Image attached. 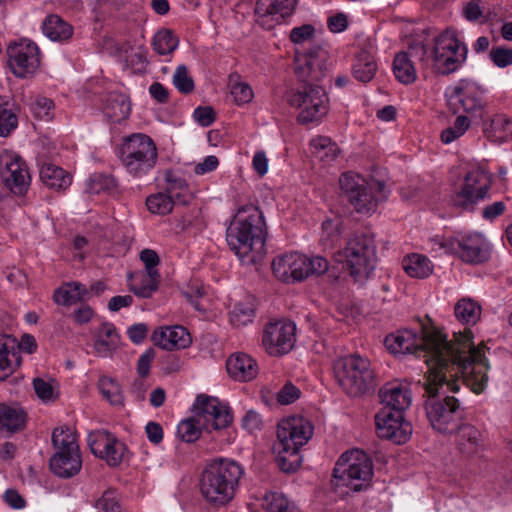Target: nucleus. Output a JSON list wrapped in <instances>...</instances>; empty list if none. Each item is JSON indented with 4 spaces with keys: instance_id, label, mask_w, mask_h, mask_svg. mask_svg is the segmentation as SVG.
Wrapping results in <instances>:
<instances>
[{
    "instance_id": "nucleus-1",
    "label": "nucleus",
    "mask_w": 512,
    "mask_h": 512,
    "mask_svg": "<svg viewBox=\"0 0 512 512\" xmlns=\"http://www.w3.org/2000/svg\"><path fill=\"white\" fill-rule=\"evenodd\" d=\"M470 329L455 333L454 339L448 341L439 332L426 333L412 329H400L385 337L384 344L387 350L395 355L413 353L423 358L427 366L425 375H428L427 390L432 391V384L443 381L440 379L439 369L455 373L463 372L466 381L475 391L483 389L489 365L480 346H475Z\"/></svg>"
},
{
    "instance_id": "nucleus-2",
    "label": "nucleus",
    "mask_w": 512,
    "mask_h": 512,
    "mask_svg": "<svg viewBox=\"0 0 512 512\" xmlns=\"http://www.w3.org/2000/svg\"><path fill=\"white\" fill-rule=\"evenodd\" d=\"M454 371H447L446 368L439 369L440 379L443 381L432 384V391L427 390L428 375L424 376V390L428 399L425 402L426 416L433 427V429L441 433H453L459 425V421L462 419L463 411L460 407L459 401L453 396H445L443 399L438 398L440 394H445L447 391L457 392L460 388V382L474 393H481L485 390L488 378L486 379L485 385L482 390L475 391L465 378V374L462 371L455 373Z\"/></svg>"
},
{
    "instance_id": "nucleus-3",
    "label": "nucleus",
    "mask_w": 512,
    "mask_h": 512,
    "mask_svg": "<svg viewBox=\"0 0 512 512\" xmlns=\"http://www.w3.org/2000/svg\"><path fill=\"white\" fill-rule=\"evenodd\" d=\"M265 222L258 207L248 204L237 210L226 231V241L230 249L243 262L254 263L262 250Z\"/></svg>"
},
{
    "instance_id": "nucleus-4",
    "label": "nucleus",
    "mask_w": 512,
    "mask_h": 512,
    "mask_svg": "<svg viewBox=\"0 0 512 512\" xmlns=\"http://www.w3.org/2000/svg\"><path fill=\"white\" fill-rule=\"evenodd\" d=\"M244 475L245 469L237 461L230 458L213 459L201 473L200 493L210 505L225 506L235 497Z\"/></svg>"
},
{
    "instance_id": "nucleus-5",
    "label": "nucleus",
    "mask_w": 512,
    "mask_h": 512,
    "mask_svg": "<svg viewBox=\"0 0 512 512\" xmlns=\"http://www.w3.org/2000/svg\"><path fill=\"white\" fill-rule=\"evenodd\" d=\"M412 55L424 68L446 75L456 71L466 60L467 47L454 30L447 29L435 38L433 49L422 43L412 45Z\"/></svg>"
},
{
    "instance_id": "nucleus-6",
    "label": "nucleus",
    "mask_w": 512,
    "mask_h": 512,
    "mask_svg": "<svg viewBox=\"0 0 512 512\" xmlns=\"http://www.w3.org/2000/svg\"><path fill=\"white\" fill-rule=\"evenodd\" d=\"M373 477V462L360 449L344 452L333 469L331 485L335 493L344 497L366 490Z\"/></svg>"
},
{
    "instance_id": "nucleus-7",
    "label": "nucleus",
    "mask_w": 512,
    "mask_h": 512,
    "mask_svg": "<svg viewBox=\"0 0 512 512\" xmlns=\"http://www.w3.org/2000/svg\"><path fill=\"white\" fill-rule=\"evenodd\" d=\"M314 427L302 416H290L282 419L277 426V462L284 472L295 471L300 466L299 450L312 437Z\"/></svg>"
},
{
    "instance_id": "nucleus-8",
    "label": "nucleus",
    "mask_w": 512,
    "mask_h": 512,
    "mask_svg": "<svg viewBox=\"0 0 512 512\" xmlns=\"http://www.w3.org/2000/svg\"><path fill=\"white\" fill-rule=\"evenodd\" d=\"M333 371L340 387L351 397H359L368 392L375 378L370 360L356 353L337 358L333 363Z\"/></svg>"
},
{
    "instance_id": "nucleus-9",
    "label": "nucleus",
    "mask_w": 512,
    "mask_h": 512,
    "mask_svg": "<svg viewBox=\"0 0 512 512\" xmlns=\"http://www.w3.org/2000/svg\"><path fill=\"white\" fill-rule=\"evenodd\" d=\"M120 161L131 176L141 178L147 175L158 161L154 140L144 133H133L125 137L120 149Z\"/></svg>"
},
{
    "instance_id": "nucleus-10",
    "label": "nucleus",
    "mask_w": 512,
    "mask_h": 512,
    "mask_svg": "<svg viewBox=\"0 0 512 512\" xmlns=\"http://www.w3.org/2000/svg\"><path fill=\"white\" fill-rule=\"evenodd\" d=\"M342 192L358 213L369 214L387 197L384 183L367 181L353 172H345L339 178Z\"/></svg>"
},
{
    "instance_id": "nucleus-11",
    "label": "nucleus",
    "mask_w": 512,
    "mask_h": 512,
    "mask_svg": "<svg viewBox=\"0 0 512 512\" xmlns=\"http://www.w3.org/2000/svg\"><path fill=\"white\" fill-rule=\"evenodd\" d=\"M328 269L329 262L326 258L319 255L308 257L299 252L285 253L272 261L274 275L287 283L323 275Z\"/></svg>"
},
{
    "instance_id": "nucleus-12",
    "label": "nucleus",
    "mask_w": 512,
    "mask_h": 512,
    "mask_svg": "<svg viewBox=\"0 0 512 512\" xmlns=\"http://www.w3.org/2000/svg\"><path fill=\"white\" fill-rule=\"evenodd\" d=\"M55 453L50 459V469L58 477L71 478L79 473L82 458L75 433L68 427H57L52 433Z\"/></svg>"
},
{
    "instance_id": "nucleus-13",
    "label": "nucleus",
    "mask_w": 512,
    "mask_h": 512,
    "mask_svg": "<svg viewBox=\"0 0 512 512\" xmlns=\"http://www.w3.org/2000/svg\"><path fill=\"white\" fill-rule=\"evenodd\" d=\"M287 103L298 110L300 124L318 123L328 112L329 98L325 89L318 84H305L291 89L285 95Z\"/></svg>"
},
{
    "instance_id": "nucleus-14",
    "label": "nucleus",
    "mask_w": 512,
    "mask_h": 512,
    "mask_svg": "<svg viewBox=\"0 0 512 512\" xmlns=\"http://www.w3.org/2000/svg\"><path fill=\"white\" fill-rule=\"evenodd\" d=\"M342 257L355 281L367 279L375 268L376 246L371 235L355 233L347 241L346 246L340 251Z\"/></svg>"
},
{
    "instance_id": "nucleus-15",
    "label": "nucleus",
    "mask_w": 512,
    "mask_h": 512,
    "mask_svg": "<svg viewBox=\"0 0 512 512\" xmlns=\"http://www.w3.org/2000/svg\"><path fill=\"white\" fill-rule=\"evenodd\" d=\"M433 242L445 253L457 255L469 264H480L489 258L488 243L481 233L465 232L448 238L436 236Z\"/></svg>"
},
{
    "instance_id": "nucleus-16",
    "label": "nucleus",
    "mask_w": 512,
    "mask_h": 512,
    "mask_svg": "<svg viewBox=\"0 0 512 512\" xmlns=\"http://www.w3.org/2000/svg\"><path fill=\"white\" fill-rule=\"evenodd\" d=\"M0 178L17 195H24L31 184V176L24 159L6 149L0 151Z\"/></svg>"
},
{
    "instance_id": "nucleus-17",
    "label": "nucleus",
    "mask_w": 512,
    "mask_h": 512,
    "mask_svg": "<svg viewBox=\"0 0 512 512\" xmlns=\"http://www.w3.org/2000/svg\"><path fill=\"white\" fill-rule=\"evenodd\" d=\"M7 57L9 69L20 78L34 74L40 65V50L28 39L11 42L7 47Z\"/></svg>"
},
{
    "instance_id": "nucleus-18",
    "label": "nucleus",
    "mask_w": 512,
    "mask_h": 512,
    "mask_svg": "<svg viewBox=\"0 0 512 512\" xmlns=\"http://www.w3.org/2000/svg\"><path fill=\"white\" fill-rule=\"evenodd\" d=\"M491 180L482 170L467 173L464 183L452 198L453 204L464 210H473L474 206L484 200L489 193Z\"/></svg>"
},
{
    "instance_id": "nucleus-19",
    "label": "nucleus",
    "mask_w": 512,
    "mask_h": 512,
    "mask_svg": "<svg viewBox=\"0 0 512 512\" xmlns=\"http://www.w3.org/2000/svg\"><path fill=\"white\" fill-rule=\"evenodd\" d=\"M262 342L269 355H284L294 347L296 325L288 320L271 321L264 329Z\"/></svg>"
},
{
    "instance_id": "nucleus-20",
    "label": "nucleus",
    "mask_w": 512,
    "mask_h": 512,
    "mask_svg": "<svg viewBox=\"0 0 512 512\" xmlns=\"http://www.w3.org/2000/svg\"><path fill=\"white\" fill-rule=\"evenodd\" d=\"M377 434L380 438L403 444L410 438L412 426L404 420L403 413L381 409L375 416Z\"/></svg>"
},
{
    "instance_id": "nucleus-21",
    "label": "nucleus",
    "mask_w": 512,
    "mask_h": 512,
    "mask_svg": "<svg viewBox=\"0 0 512 512\" xmlns=\"http://www.w3.org/2000/svg\"><path fill=\"white\" fill-rule=\"evenodd\" d=\"M326 52L319 46L307 51H297L295 55V73L305 84H317L325 76L323 62Z\"/></svg>"
},
{
    "instance_id": "nucleus-22",
    "label": "nucleus",
    "mask_w": 512,
    "mask_h": 512,
    "mask_svg": "<svg viewBox=\"0 0 512 512\" xmlns=\"http://www.w3.org/2000/svg\"><path fill=\"white\" fill-rule=\"evenodd\" d=\"M87 441L91 452L104 459L109 466H117L121 463L126 446L113 434L105 430H97L88 435Z\"/></svg>"
},
{
    "instance_id": "nucleus-23",
    "label": "nucleus",
    "mask_w": 512,
    "mask_h": 512,
    "mask_svg": "<svg viewBox=\"0 0 512 512\" xmlns=\"http://www.w3.org/2000/svg\"><path fill=\"white\" fill-rule=\"evenodd\" d=\"M87 441L91 452L104 459L109 466H117L121 463L126 446L113 434L105 430H97L88 435Z\"/></svg>"
},
{
    "instance_id": "nucleus-24",
    "label": "nucleus",
    "mask_w": 512,
    "mask_h": 512,
    "mask_svg": "<svg viewBox=\"0 0 512 512\" xmlns=\"http://www.w3.org/2000/svg\"><path fill=\"white\" fill-rule=\"evenodd\" d=\"M195 409L197 417L204 421L207 428L218 430L226 428L232 422L230 408L215 397L198 396Z\"/></svg>"
},
{
    "instance_id": "nucleus-25",
    "label": "nucleus",
    "mask_w": 512,
    "mask_h": 512,
    "mask_svg": "<svg viewBox=\"0 0 512 512\" xmlns=\"http://www.w3.org/2000/svg\"><path fill=\"white\" fill-rule=\"evenodd\" d=\"M484 89L472 81H463L453 89L449 97V105L454 112L462 110L466 113H475L483 109Z\"/></svg>"
},
{
    "instance_id": "nucleus-26",
    "label": "nucleus",
    "mask_w": 512,
    "mask_h": 512,
    "mask_svg": "<svg viewBox=\"0 0 512 512\" xmlns=\"http://www.w3.org/2000/svg\"><path fill=\"white\" fill-rule=\"evenodd\" d=\"M379 398L384 405L382 409L401 413L411 405L412 401L408 384L398 381L386 383L379 390Z\"/></svg>"
},
{
    "instance_id": "nucleus-27",
    "label": "nucleus",
    "mask_w": 512,
    "mask_h": 512,
    "mask_svg": "<svg viewBox=\"0 0 512 512\" xmlns=\"http://www.w3.org/2000/svg\"><path fill=\"white\" fill-rule=\"evenodd\" d=\"M156 346L165 350L184 349L191 343V336L186 328L173 326L157 329L152 334Z\"/></svg>"
},
{
    "instance_id": "nucleus-28",
    "label": "nucleus",
    "mask_w": 512,
    "mask_h": 512,
    "mask_svg": "<svg viewBox=\"0 0 512 512\" xmlns=\"http://www.w3.org/2000/svg\"><path fill=\"white\" fill-rule=\"evenodd\" d=\"M455 431L456 445L459 452L466 458L479 455L483 450V440L480 431L470 424L458 425Z\"/></svg>"
},
{
    "instance_id": "nucleus-29",
    "label": "nucleus",
    "mask_w": 512,
    "mask_h": 512,
    "mask_svg": "<svg viewBox=\"0 0 512 512\" xmlns=\"http://www.w3.org/2000/svg\"><path fill=\"white\" fill-rule=\"evenodd\" d=\"M228 374L235 380L247 382L253 380L259 372L256 361L248 354L237 352L226 362Z\"/></svg>"
},
{
    "instance_id": "nucleus-30",
    "label": "nucleus",
    "mask_w": 512,
    "mask_h": 512,
    "mask_svg": "<svg viewBox=\"0 0 512 512\" xmlns=\"http://www.w3.org/2000/svg\"><path fill=\"white\" fill-rule=\"evenodd\" d=\"M93 348L99 357H108L115 351L120 342V335L115 326L105 322L93 333Z\"/></svg>"
},
{
    "instance_id": "nucleus-31",
    "label": "nucleus",
    "mask_w": 512,
    "mask_h": 512,
    "mask_svg": "<svg viewBox=\"0 0 512 512\" xmlns=\"http://www.w3.org/2000/svg\"><path fill=\"white\" fill-rule=\"evenodd\" d=\"M297 0H257L255 13L259 18L271 16L279 21L293 13Z\"/></svg>"
},
{
    "instance_id": "nucleus-32",
    "label": "nucleus",
    "mask_w": 512,
    "mask_h": 512,
    "mask_svg": "<svg viewBox=\"0 0 512 512\" xmlns=\"http://www.w3.org/2000/svg\"><path fill=\"white\" fill-rule=\"evenodd\" d=\"M378 70V65L374 55L367 51H359L352 64V74L360 82H370Z\"/></svg>"
},
{
    "instance_id": "nucleus-33",
    "label": "nucleus",
    "mask_w": 512,
    "mask_h": 512,
    "mask_svg": "<svg viewBox=\"0 0 512 512\" xmlns=\"http://www.w3.org/2000/svg\"><path fill=\"white\" fill-rule=\"evenodd\" d=\"M160 279L159 272L131 274L130 290L139 297L149 298L158 289Z\"/></svg>"
},
{
    "instance_id": "nucleus-34",
    "label": "nucleus",
    "mask_w": 512,
    "mask_h": 512,
    "mask_svg": "<svg viewBox=\"0 0 512 512\" xmlns=\"http://www.w3.org/2000/svg\"><path fill=\"white\" fill-rule=\"evenodd\" d=\"M25 426V413L16 407L0 404V434L11 435Z\"/></svg>"
},
{
    "instance_id": "nucleus-35",
    "label": "nucleus",
    "mask_w": 512,
    "mask_h": 512,
    "mask_svg": "<svg viewBox=\"0 0 512 512\" xmlns=\"http://www.w3.org/2000/svg\"><path fill=\"white\" fill-rule=\"evenodd\" d=\"M40 179L46 187L54 190H64L72 182V177L68 172L51 163L42 165Z\"/></svg>"
},
{
    "instance_id": "nucleus-36",
    "label": "nucleus",
    "mask_w": 512,
    "mask_h": 512,
    "mask_svg": "<svg viewBox=\"0 0 512 512\" xmlns=\"http://www.w3.org/2000/svg\"><path fill=\"white\" fill-rule=\"evenodd\" d=\"M42 31L52 41L63 42L73 35L72 26L56 14L48 15L42 23Z\"/></svg>"
},
{
    "instance_id": "nucleus-37",
    "label": "nucleus",
    "mask_w": 512,
    "mask_h": 512,
    "mask_svg": "<svg viewBox=\"0 0 512 512\" xmlns=\"http://www.w3.org/2000/svg\"><path fill=\"white\" fill-rule=\"evenodd\" d=\"M413 59L418 60L412 55V46H410L407 52H400L394 58V75L403 84H410L416 80V70Z\"/></svg>"
},
{
    "instance_id": "nucleus-38",
    "label": "nucleus",
    "mask_w": 512,
    "mask_h": 512,
    "mask_svg": "<svg viewBox=\"0 0 512 512\" xmlns=\"http://www.w3.org/2000/svg\"><path fill=\"white\" fill-rule=\"evenodd\" d=\"M88 290L80 282H68L57 288L53 298L58 305L71 306L85 299Z\"/></svg>"
},
{
    "instance_id": "nucleus-39",
    "label": "nucleus",
    "mask_w": 512,
    "mask_h": 512,
    "mask_svg": "<svg viewBox=\"0 0 512 512\" xmlns=\"http://www.w3.org/2000/svg\"><path fill=\"white\" fill-rule=\"evenodd\" d=\"M402 267L413 278H426L433 271L431 261L426 256L417 253L406 256L402 261Z\"/></svg>"
},
{
    "instance_id": "nucleus-40",
    "label": "nucleus",
    "mask_w": 512,
    "mask_h": 512,
    "mask_svg": "<svg viewBox=\"0 0 512 512\" xmlns=\"http://www.w3.org/2000/svg\"><path fill=\"white\" fill-rule=\"evenodd\" d=\"M131 105L128 98L119 93L110 94L105 107L106 115L115 123H119L129 117Z\"/></svg>"
},
{
    "instance_id": "nucleus-41",
    "label": "nucleus",
    "mask_w": 512,
    "mask_h": 512,
    "mask_svg": "<svg viewBox=\"0 0 512 512\" xmlns=\"http://www.w3.org/2000/svg\"><path fill=\"white\" fill-rule=\"evenodd\" d=\"M456 318L466 325H475L481 317V306L470 298L459 300L454 308Z\"/></svg>"
},
{
    "instance_id": "nucleus-42",
    "label": "nucleus",
    "mask_w": 512,
    "mask_h": 512,
    "mask_svg": "<svg viewBox=\"0 0 512 512\" xmlns=\"http://www.w3.org/2000/svg\"><path fill=\"white\" fill-rule=\"evenodd\" d=\"M310 145L315 157L324 162L333 161L340 153L337 144L325 136L313 138Z\"/></svg>"
},
{
    "instance_id": "nucleus-43",
    "label": "nucleus",
    "mask_w": 512,
    "mask_h": 512,
    "mask_svg": "<svg viewBox=\"0 0 512 512\" xmlns=\"http://www.w3.org/2000/svg\"><path fill=\"white\" fill-rule=\"evenodd\" d=\"M98 388L103 397L114 406H122L124 396L122 389L114 379L102 376L98 381Z\"/></svg>"
},
{
    "instance_id": "nucleus-44",
    "label": "nucleus",
    "mask_w": 512,
    "mask_h": 512,
    "mask_svg": "<svg viewBox=\"0 0 512 512\" xmlns=\"http://www.w3.org/2000/svg\"><path fill=\"white\" fill-rule=\"evenodd\" d=\"M18 119L8 100L0 97V136L7 137L17 128Z\"/></svg>"
},
{
    "instance_id": "nucleus-45",
    "label": "nucleus",
    "mask_w": 512,
    "mask_h": 512,
    "mask_svg": "<svg viewBox=\"0 0 512 512\" xmlns=\"http://www.w3.org/2000/svg\"><path fill=\"white\" fill-rule=\"evenodd\" d=\"M55 104L52 99L37 95L31 98L30 110L35 118L49 121L54 116Z\"/></svg>"
},
{
    "instance_id": "nucleus-46",
    "label": "nucleus",
    "mask_w": 512,
    "mask_h": 512,
    "mask_svg": "<svg viewBox=\"0 0 512 512\" xmlns=\"http://www.w3.org/2000/svg\"><path fill=\"white\" fill-rule=\"evenodd\" d=\"M254 314V305L250 300L238 302L230 311V321L234 326H244L252 322Z\"/></svg>"
},
{
    "instance_id": "nucleus-47",
    "label": "nucleus",
    "mask_w": 512,
    "mask_h": 512,
    "mask_svg": "<svg viewBox=\"0 0 512 512\" xmlns=\"http://www.w3.org/2000/svg\"><path fill=\"white\" fill-rule=\"evenodd\" d=\"M201 420L197 417L181 421L177 427V434L182 441L191 443L196 441L201 435Z\"/></svg>"
},
{
    "instance_id": "nucleus-48",
    "label": "nucleus",
    "mask_w": 512,
    "mask_h": 512,
    "mask_svg": "<svg viewBox=\"0 0 512 512\" xmlns=\"http://www.w3.org/2000/svg\"><path fill=\"white\" fill-rule=\"evenodd\" d=\"M146 206L154 214L167 215L173 210L174 201L167 193H157L147 198Z\"/></svg>"
},
{
    "instance_id": "nucleus-49",
    "label": "nucleus",
    "mask_w": 512,
    "mask_h": 512,
    "mask_svg": "<svg viewBox=\"0 0 512 512\" xmlns=\"http://www.w3.org/2000/svg\"><path fill=\"white\" fill-rule=\"evenodd\" d=\"M153 49L160 55L172 53L178 46V39L169 30H162L153 38Z\"/></svg>"
},
{
    "instance_id": "nucleus-50",
    "label": "nucleus",
    "mask_w": 512,
    "mask_h": 512,
    "mask_svg": "<svg viewBox=\"0 0 512 512\" xmlns=\"http://www.w3.org/2000/svg\"><path fill=\"white\" fill-rule=\"evenodd\" d=\"M342 233V222L339 218L327 219L322 223L321 240L326 246H334Z\"/></svg>"
},
{
    "instance_id": "nucleus-51",
    "label": "nucleus",
    "mask_w": 512,
    "mask_h": 512,
    "mask_svg": "<svg viewBox=\"0 0 512 512\" xmlns=\"http://www.w3.org/2000/svg\"><path fill=\"white\" fill-rule=\"evenodd\" d=\"M470 127V121L466 116L459 115L453 126H450L442 131L441 140L445 144H450L454 140L461 137Z\"/></svg>"
},
{
    "instance_id": "nucleus-52",
    "label": "nucleus",
    "mask_w": 512,
    "mask_h": 512,
    "mask_svg": "<svg viewBox=\"0 0 512 512\" xmlns=\"http://www.w3.org/2000/svg\"><path fill=\"white\" fill-rule=\"evenodd\" d=\"M126 63L134 73H143L148 65L147 49L142 45L131 49L126 56Z\"/></svg>"
},
{
    "instance_id": "nucleus-53",
    "label": "nucleus",
    "mask_w": 512,
    "mask_h": 512,
    "mask_svg": "<svg viewBox=\"0 0 512 512\" xmlns=\"http://www.w3.org/2000/svg\"><path fill=\"white\" fill-rule=\"evenodd\" d=\"M14 370L13 361L10 357L8 338L0 335V381L9 377Z\"/></svg>"
},
{
    "instance_id": "nucleus-54",
    "label": "nucleus",
    "mask_w": 512,
    "mask_h": 512,
    "mask_svg": "<svg viewBox=\"0 0 512 512\" xmlns=\"http://www.w3.org/2000/svg\"><path fill=\"white\" fill-rule=\"evenodd\" d=\"M263 505L267 512H293V507L288 499L279 493L267 494Z\"/></svg>"
},
{
    "instance_id": "nucleus-55",
    "label": "nucleus",
    "mask_w": 512,
    "mask_h": 512,
    "mask_svg": "<svg viewBox=\"0 0 512 512\" xmlns=\"http://www.w3.org/2000/svg\"><path fill=\"white\" fill-rule=\"evenodd\" d=\"M115 186V179L104 174H94L87 181V191L91 194H99L113 189Z\"/></svg>"
},
{
    "instance_id": "nucleus-56",
    "label": "nucleus",
    "mask_w": 512,
    "mask_h": 512,
    "mask_svg": "<svg viewBox=\"0 0 512 512\" xmlns=\"http://www.w3.org/2000/svg\"><path fill=\"white\" fill-rule=\"evenodd\" d=\"M174 86L183 94H188L194 90V81L188 73L185 65H179L172 78Z\"/></svg>"
},
{
    "instance_id": "nucleus-57",
    "label": "nucleus",
    "mask_w": 512,
    "mask_h": 512,
    "mask_svg": "<svg viewBox=\"0 0 512 512\" xmlns=\"http://www.w3.org/2000/svg\"><path fill=\"white\" fill-rule=\"evenodd\" d=\"M166 182L167 194L171 195L172 198L178 199L181 195L189 190V186L186 180L174 172L169 171L166 173Z\"/></svg>"
},
{
    "instance_id": "nucleus-58",
    "label": "nucleus",
    "mask_w": 512,
    "mask_h": 512,
    "mask_svg": "<svg viewBox=\"0 0 512 512\" xmlns=\"http://www.w3.org/2000/svg\"><path fill=\"white\" fill-rule=\"evenodd\" d=\"M230 93L237 105L247 104L251 102L254 97L251 86L246 82H235L231 84Z\"/></svg>"
},
{
    "instance_id": "nucleus-59",
    "label": "nucleus",
    "mask_w": 512,
    "mask_h": 512,
    "mask_svg": "<svg viewBox=\"0 0 512 512\" xmlns=\"http://www.w3.org/2000/svg\"><path fill=\"white\" fill-rule=\"evenodd\" d=\"M98 512H120L117 493L114 490L105 491L95 503Z\"/></svg>"
},
{
    "instance_id": "nucleus-60",
    "label": "nucleus",
    "mask_w": 512,
    "mask_h": 512,
    "mask_svg": "<svg viewBox=\"0 0 512 512\" xmlns=\"http://www.w3.org/2000/svg\"><path fill=\"white\" fill-rule=\"evenodd\" d=\"M316 29L311 24H303L294 27L289 34V39L295 45H301L311 41L315 37Z\"/></svg>"
},
{
    "instance_id": "nucleus-61",
    "label": "nucleus",
    "mask_w": 512,
    "mask_h": 512,
    "mask_svg": "<svg viewBox=\"0 0 512 512\" xmlns=\"http://www.w3.org/2000/svg\"><path fill=\"white\" fill-rule=\"evenodd\" d=\"M33 387L36 395L43 402H49L55 399L54 388L49 381L42 378H35L33 380Z\"/></svg>"
},
{
    "instance_id": "nucleus-62",
    "label": "nucleus",
    "mask_w": 512,
    "mask_h": 512,
    "mask_svg": "<svg viewBox=\"0 0 512 512\" xmlns=\"http://www.w3.org/2000/svg\"><path fill=\"white\" fill-rule=\"evenodd\" d=\"M490 59L498 67H506L512 64V49L493 47L489 52Z\"/></svg>"
},
{
    "instance_id": "nucleus-63",
    "label": "nucleus",
    "mask_w": 512,
    "mask_h": 512,
    "mask_svg": "<svg viewBox=\"0 0 512 512\" xmlns=\"http://www.w3.org/2000/svg\"><path fill=\"white\" fill-rule=\"evenodd\" d=\"M215 118L216 114L211 106H199L193 112V119L202 127L210 126Z\"/></svg>"
},
{
    "instance_id": "nucleus-64",
    "label": "nucleus",
    "mask_w": 512,
    "mask_h": 512,
    "mask_svg": "<svg viewBox=\"0 0 512 512\" xmlns=\"http://www.w3.org/2000/svg\"><path fill=\"white\" fill-rule=\"evenodd\" d=\"M300 397V390L292 383H286L277 393V401L282 405L295 402Z\"/></svg>"
}]
</instances>
